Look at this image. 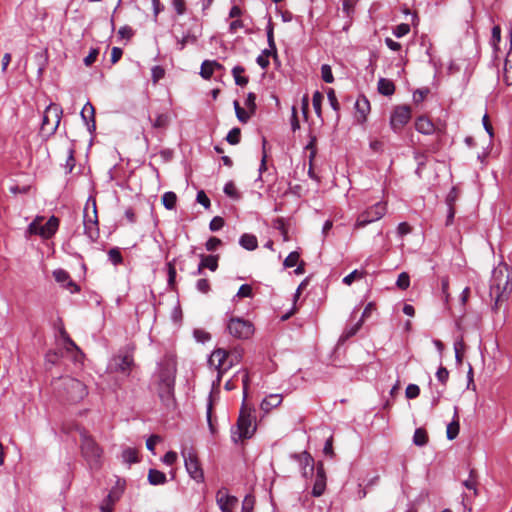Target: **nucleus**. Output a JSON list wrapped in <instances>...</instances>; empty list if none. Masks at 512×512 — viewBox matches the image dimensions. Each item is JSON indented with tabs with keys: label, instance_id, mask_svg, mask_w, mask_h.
<instances>
[{
	"label": "nucleus",
	"instance_id": "33",
	"mask_svg": "<svg viewBox=\"0 0 512 512\" xmlns=\"http://www.w3.org/2000/svg\"><path fill=\"white\" fill-rule=\"evenodd\" d=\"M65 349L67 352H76V355L74 356L76 361H79L83 357L82 351L70 337H67L65 340Z\"/></svg>",
	"mask_w": 512,
	"mask_h": 512
},
{
	"label": "nucleus",
	"instance_id": "5",
	"mask_svg": "<svg viewBox=\"0 0 512 512\" xmlns=\"http://www.w3.org/2000/svg\"><path fill=\"white\" fill-rule=\"evenodd\" d=\"M62 113V108L57 104L51 103L47 106L40 127V135L43 138H48L56 132L61 121Z\"/></svg>",
	"mask_w": 512,
	"mask_h": 512
},
{
	"label": "nucleus",
	"instance_id": "18",
	"mask_svg": "<svg viewBox=\"0 0 512 512\" xmlns=\"http://www.w3.org/2000/svg\"><path fill=\"white\" fill-rule=\"evenodd\" d=\"M53 276L58 283H61L63 287L70 290V292H78L79 286L71 279L68 272L63 269H57L53 272Z\"/></svg>",
	"mask_w": 512,
	"mask_h": 512
},
{
	"label": "nucleus",
	"instance_id": "25",
	"mask_svg": "<svg viewBox=\"0 0 512 512\" xmlns=\"http://www.w3.org/2000/svg\"><path fill=\"white\" fill-rule=\"evenodd\" d=\"M81 116L88 125L90 120L92 123V128L95 129V108L90 102H87L82 108Z\"/></svg>",
	"mask_w": 512,
	"mask_h": 512
},
{
	"label": "nucleus",
	"instance_id": "41",
	"mask_svg": "<svg viewBox=\"0 0 512 512\" xmlns=\"http://www.w3.org/2000/svg\"><path fill=\"white\" fill-rule=\"evenodd\" d=\"M464 486L469 490H473L474 494L477 495V481L475 470L470 471L469 479L464 481Z\"/></svg>",
	"mask_w": 512,
	"mask_h": 512
},
{
	"label": "nucleus",
	"instance_id": "43",
	"mask_svg": "<svg viewBox=\"0 0 512 512\" xmlns=\"http://www.w3.org/2000/svg\"><path fill=\"white\" fill-rule=\"evenodd\" d=\"M108 257H109V260L114 265H118V264H121L123 262V257H122L121 252H120V250L118 248H111L108 251Z\"/></svg>",
	"mask_w": 512,
	"mask_h": 512
},
{
	"label": "nucleus",
	"instance_id": "14",
	"mask_svg": "<svg viewBox=\"0 0 512 512\" xmlns=\"http://www.w3.org/2000/svg\"><path fill=\"white\" fill-rule=\"evenodd\" d=\"M183 456L185 460L186 470L191 476V478H193L198 483L203 482L204 473L196 453L190 451L187 454L184 453Z\"/></svg>",
	"mask_w": 512,
	"mask_h": 512
},
{
	"label": "nucleus",
	"instance_id": "55",
	"mask_svg": "<svg viewBox=\"0 0 512 512\" xmlns=\"http://www.w3.org/2000/svg\"><path fill=\"white\" fill-rule=\"evenodd\" d=\"M436 377L439 382L445 385L449 378V371L445 367L440 366L436 373Z\"/></svg>",
	"mask_w": 512,
	"mask_h": 512
},
{
	"label": "nucleus",
	"instance_id": "11",
	"mask_svg": "<svg viewBox=\"0 0 512 512\" xmlns=\"http://www.w3.org/2000/svg\"><path fill=\"white\" fill-rule=\"evenodd\" d=\"M229 333L238 339H248L254 333L253 324L242 318H231L228 323Z\"/></svg>",
	"mask_w": 512,
	"mask_h": 512
},
{
	"label": "nucleus",
	"instance_id": "64",
	"mask_svg": "<svg viewBox=\"0 0 512 512\" xmlns=\"http://www.w3.org/2000/svg\"><path fill=\"white\" fill-rule=\"evenodd\" d=\"M118 34L121 38L129 40L133 36L134 32L131 27L123 26L119 29Z\"/></svg>",
	"mask_w": 512,
	"mask_h": 512
},
{
	"label": "nucleus",
	"instance_id": "57",
	"mask_svg": "<svg viewBox=\"0 0 512 512\" xmlns=\"http://www.w3.org/2000/svg\"><path fill=\"white\" fill-rule=\"evenodd\" d=\"M165 75V70L161 66H154L152 68V79L154 83H157Z\"/></svg>",
	"mask_w": 512,
	"mask_h": 512
},
{
	"label": "nucleus",
	"instance_id": "42",
	"mask_svg": "<svg viewBox=\"0 0 512 512\" xmlns=\"http://www.w3.org/2000/svg\"><path fill=\"white\" fill-rule=\"evenodd\" d=\"M322 100H323V95L321 92L319 91H316L314 94H313V97H312V104H313V108L316 112V114L318 116H321V104H322Z\"/></svg>",
	"mask_w": 512,
	"mask_h": 512
},
{
	"label": "nucleus",
	"instance_id": "63",
	"mask_svg": "<svg viewBox=\"0 0 512 512\" xmlns=\"http://www.w3.org/2000/svg\"><path fill=\"white\" fill-rule=\"evenodd\" d=\"M173 7L178 15H182L186 11V1L185 0H173Z\"/></svg>",
	"mask_w": 512,
	"mask_h": 512
},
{
	"label": "nucleus",
	"instance_id": "17",
	"mask_svg": "<svg viewBox=\"0 0 512 512\" xmlns=\"http://www.w3.org/2000/svg\"><path fill=\"white\" fill-rule=\"evenodd\" d=\"M355 117L358 123L362 124L367 120L370 112V102L365 96H360L355 103Z\"/></svg>",
	"mask_w": 512,
	"mask_h": 512
},
{
	"label": "nucleus",
	"instance_id": "51",
	"mask_svg": "<svg viewBox=\"0 0 512 512\" xmlns=\"http://www.w3.org/2000/svg\"><path fill=\"white\" fill-rule=\"evenodd\" d=\"M224 219L220 216H215L209 224V228L211 231H218L223 228L224 226Z\"/></svg>",
	"mask_w": 512,
	"mask_h": 512
},
{
	"label": "nucleus",
	"instance_id": "26",
	"mask_svg": "<svg viewBox=\"0 0 512 512\" xmlns=\"http://www.w3.org/2000/svg\"><path fill=\"white\" fill-rule=\"evenodd\" d=\"M148 481L151 485H163L167 479L165 473L157 469H150L148 471Z\"/></svg>",
	"mask_w": 512,
	"mask_h": 512
},
{
	"label": "nucleus",
	"instance_id": "37",
	"mask_svg": "<svg viewBox=\"0 0 512 512\" xmlns=\"http://www.w3.org/2000/svg\"><path fill=\"white\" fill-rule=\"evenodd\" d=\"M362 320H359L355 325H353L351 328L349 329H346L343 334L341 335V338L340 340L341 341H345L351 337H353L357 332L358 330L361 328L362 326Z\"/></svg>",
	"mask_w": 512,
	"mask_h": 512
},
{
	"label": "nucleus",
	"instance_id": "1",
	"mask_svg": "<svg viewBox=\"0 0 512 512\" xmlns=\"http://www.w3.org/2000/svg\"><path fill=\"white\" fill-rule=\"evenodd\" d=\"M176 363L173 359H167L160 365L157 394L162 404L169 410L176 405L174 396Z\"/></svg>",
	"mask_w": 512,
	"mask_h": 512
},
{
	"label": "nucleus",
	"instance_id": "46",
	"mask_svg": "<svg viewBox=\"0 0 512 512\" xmlns=\"http://www.w3.org/2000/svg\"><path fill=\"white\" fill-rule=\"evenodd\" d=\"M169 124V116L167 114H159L153 122L154 128H166Z\"/></svg>",
	"mask_w": 512,
	"mask_h": 512
},
{
	"label": "nucleus",
	"instance_id": "19",
	"mask_svg": "<svg viewBox=\"0 0 512 512\" xmlns=\"http://www.w3.org/2000/svg\"><path fill=\"white\" fill-rule=\"evenodd\" d=\"M201 261L199 263L197 274L200 275L203 269L207 268L211 271H216L218 268L219 255H200Z\"/></svg>",
	"mask_w": 512,
	"mask_h": 512
},
{
	"label": "nucleus",
	"instance_id": "54",
	"mask_svg": "<svg viewBox=\"0 0 512 512\" xmlns=\"http://www.w3.org/2000/svg\"><path fill=\"white\" fill-rule=\"evenodd\" d=\"M221 244H222L221 239H219L217 237H210L207 240L205 247L208 251H215Z\"/></svg>",
	"mask_w": 512,
	"mask_h": 512
},
{
	"label": "nucleus",
	"instance_id": "15",
	"mask_svg": "<svg viewBox=\"0 0 512 512\" xmlns=\"http://www.w3.org/2000/svg\"><path fill=\"white\" fill-rule=\"evenodd\" d=\"M326 489V473L323 462L319 461L316 465V477L312 489L314 497H320Z\"/></svg>",
	"mask_w": 512,
	"mask_h": 512
},
{
	"label": "nucleus",
	"instance_id": "30",
	"mask_svg": "<svg viewBox=\"0 0 512 512\" xmlns=\"http://www.w3.org/2000/svg\"><path fill=\"white\" fill-rule=\"evenodd\" d=\"M428 433L424 428H417L413 435V443L416 446H424L428 443Z\"/></svg>",
	"mask_w": 512,
	"mask_h": 512
},
{
	"label": "nucleus",
	"instance_id": "28",
	"mask_svg": "<svg viewBox=\"0 0 512 512\" xmlns=\"http://www.w3.org/2000/svg\"><path fill=\"white\" fill-rule=\"evenodd\" d=\"M460 431L459 417L457 413L454 415V419L447 425L446 436L449 440L455 439Z\"/></svg>",
	"mask_w": 512,
	"mask_h": 512
},
{
	"label": "nucleus",
	"instance_id": "52",
	"mask_svg": "<svg viewBox=\"0 0 512 512\" xmlns=\"http://www.w3.org/2000/svg\"><path fill=\"white\" fill-rule=\"evenodd\" d=\"M327 97H328V100H329V103H330L331 107L335 111H338L340 109V105H339V102L337 100V97H336L334 89L330 88L327 91Z\"/></svg>",
	"mask_w": 512,
	"mask_h": 512
},
{
	"label": "nucleus",
	"instance_id": "44",
	"mask_svg": "<svg viewBox=\"0 0 512 512\" xmlns=\"http://www.w3.org/2000/svg\"><path fill=\"white\" fill-rule=\"evenodd\" d=\"M224 193L233 199H239L240 194L238 193V190L233 182H228L224 186Z\"/></svg>",
	"mask_w": 512,
	"mask_h": 512
},
{
	"label": "nucleus",
	"instance_id": "59",
	"mask_svg": "<svg viewBox=\"0 0 512 512\" xmlns=\"http://www.w3.org/2000/svg\"><path fill=\"white\" fill-rule=\"evenodd\" d=\"M160 441L161 437L159 435H151L146 441L147 449L151 452H154L156 444Z\"/></svg>",
	"mask_w": 512,
	"mask_h": 512
},
{
	"label": "nucleus",
	"instance_id": "40",
	"mask_svg": "<svg viewBox=\"0 0 512 512\" xmlns=\"http://www.w3.org/2000/svg\"><path fill=\"white\" fill-rule=\"evenodd\" d=\"M321 77L326 83H332L334 81V76L330 65L323 64L321 66Z\"/></svg>",
	"mask_w": 512,
	"mask_h": 512
},
{
	"label": "nucleus",
	"instance_id": "29",
	"mask_svg": "<svg viewBox=\"0 0 512 512\" xmlns=\"http://www.w3.org/2000/svg\"><path fill=\"white\" fill-rule=\"evenodd\" d=\"M245 73V68L243 66H235L232 69V75L234 77L235 83L239 86H245L249 82V78L247 76H243Z\"/></svg>",
	"mask_w": 512,
	"mask_h": 512
},
{
	"label": "nucleus",
	"instance_id": "7",
	"mask_svg": "<svg viewBox=\"0 0 512 512\" xmlns=\"http://www.w3.org/2000/svg\"><path fill=\"white\" fill-rule=\"evenodd\" d=\"M60 387L66 399L72 403L81 401L88 394L87 386L83 382L72 377L62 378Z\"/></svg>",
	"mask_w": 512,
	"mask_h": 512
},
{
	"label": "nucleus",
	"instance_id": "45",
	"mask_svg": "<svg viewBox=\"0 0 512 512\" xmlns=\"http://www.w3.org/2000/svg\"><path fill=\"white\" fill-rule=\"evenodd\" d=\"M271 55H273V52H271L270 50H264V51H263V54H261V55H259V56L257 57V59H256L257 64H258L261 68H263V69L267 68V67H268V65H269V60H268V58H269V56H271Z\"/></svg>",
	"mask_w": 512,
	"mask_h": 512
},
{
	"label": "nucleus",
	"instance_id": "50",
	"mask_svg": "<svg viewBox=\"0 0 512 512\" xmlns=\"http://www.w3.org/2000/svg\"><path fill=\"white\" fill-rule=\"evenodd\" d=\"M245 105L251 114H254L256 111V95L252 92L248 93Z\"/></svg>",
	"mask_w": 512,
	"mask_h": 512
},
{
	"label": "nucleus",
	"instance_id": "2",
	"mask_svg": "<svg viewBox=\"0 0 512 512\" xmlns=\"http://www.w3.org/2000/svg\"><path fill=\"white\" fill-rule=\"evenodd\" d=\"M512 291V282L509 268L506 264H499L492 272L490 281V297L495 301V308L508 300Z\"/></svg>",
	"mask_w": 512,
	"mask_h": 512
},
{
	"label": "nucleus",
	"instance_id": "35",
	"mask_svg": "<svg viewBox=\"0 0 512 512\" xmlns=\"http://www.w3.org/2000/svg\"><path fill=\"white\" fill-rule=\"evenodd\" d=\"M241 138V130L238 127H235L229 131L226 136V140L231 145H236L240 142Z\"/></svg>",
	"mask_w": 512,
	"mask_h": 512
},
{
	"label": "nucleus",
	"instance_id": "9",
	"mask_svg": "<svg viewBox=\"0 0 512 512\" xmlns=\"http://www.w3.org/2000/svg\"><path fill=\"white\" fill-rule=\"evenodd\" d=\"M44 217H36L29 225L28 231L30 234H37L45 239L51 238L59 227V219L56 216H51L48 221L43 224Z\"/></svg>",
	"mask_w": 512,
	"mask_h": 512
},
{
	"label": "nucleus",
	"instance_id": "53",
	"mask_svg": "<svg viewBox=\"0 0 512 512\" xmlns=\"http://www.w3.org/2000/svg\"><path fill=\"white\" fill-rule=\"evenodd\" d=\"M410 31L409 24L401 23L394 29V35L398 38L405 36Z\"/></svg>",
	"mask_w": 512,
	"mask_h": 512
},
{
	"label": "nucleus",
	"instance_id": "62",
	"mask_svg": "<svg viewBox=\"0 0 512 512\" xmlns=\"http://www.w3.org/2000/svg\"><path fill=\"white\" fill-rule=\"evenodd\" d=\"M98 54V49H92L90 53L84 58V64L86 66H91L96 61Z\"/></svg>",
	"mask_w": 512,
	"mask_h": 512
},
{
	"label": "nucleus",
	"instance_id": "61",
	"mask_svg": "<svg viewBox=\"0 0 512 512\" xmlns=\"http://www.w3.org/2000/svg\"><path fill=\"white\" fill-rule=\"evenodd\" d=\"M323 452L327 456H330V457H334L335 456V453H334V450H333V437L332 436H330L326 440Z\"/></svg>",
	"mask_w": 512,
	"mask_h": 512
},
{
	"label": "nucleus",
	"instance_id": "22",
	"mask_svg": "<svg viewBox=\"0 0 512 512\" xmlns=\"http://www.w3.org/2000/svg\"><path fill=\"white\" fill-rule=\"evenodd\" d=\"M281 402L282 396L280 394H271L262 401L261 409L269 412L272 408L279 406Z\"/></svg>",
	"mask_w": 512,
	"mask_h": 512
},
{
	"label": "nucleus",
	"instance_id": "47",
	"mask_svg": "<svg viewBox=\"0 0 512 512\" xmlns=\"http://www.w3.org/2000/svg\"><path fill=\"white\" fill-rule=\"evenodd\" d=\"M405 395L408 399H415L420 395V388L416 384H409L406 387Z\"/></svg>",
	"mask_w": 512,
	"mask_h": 512
},
{
	"label": "nucleus",
	"instance_id": "34",
	"mask_svg": "<svg viewBox=\"0 0 512 512\" xmlns=\"http://www.w3.org/2000/svg\"><path fill=\"white\" fill-rule=\"evenodd\" d=\"M465 343L464 340L461 338L460 340H457L454 343V350H455V358L457 363L461 364L463 361V353L465 350Z\"/></svg>",
	"mask_w": 512,
	"mask_h": 512
},
{
	"label": "nucleus",
	"instance_id": "13",
	"mask_svg": "<svg viewBox=\"0 0 512 512\" xmlns=\"http://www.w3.org/2000/svg\"><path fill=\"white\" fill-rule=\"evenodd\" d=\"M411 109L407 105L395 107L390 117V126L393 131H400L410 120Z\"/></svg>",
	"mask_w": 512,
	"mask_h": 512
},
{
	"label": "nucleus",
	"instance_id": "24",
	"mask_svg": "<svg viewBox=\"0 0 512 512\" xmlns=\"http://www.w3.org/2000/svg\"><path fill=\"white\" fill-rule=\"evenodd\" d=\"M215 68H222V65L216 61L205 60L201 65L200 75L204 79H210Z\"/></svg>",
	"mask_w": 512,
	"mask_h": 512
},
{
	"label": "nucleus",
	"instance_id": "48",
	"mask_svg": "<svg viewBox=\"0 0 512 512\" xmlns=\"http://www.w3.org/2000/svg\"><path fill=\"white\" fill-rule=\"evenodd\" d=\"M364 275H365L364 272L354 270L350 274H348L347 276L344 277L343 282L346 285H351L354 282V280L361 279L364 277Z\"/></svg>",
	"mask_w": 512,
	"mask_h": 512
},
{
	"label": "nucleus",
	"instance_id": "20",
	"mask_svg": "<svg viewBox=\"0 0 512 512\" xmlns=\"http://www.w3.org/2000/svg\"><path fill=\"white\" fill-rule=\"evenodd\" d=\"M415 129L425 135H431L435 132V125L426 116H420L415 121Z\"/></svg>",
	"mask_w": 512,
	"mask_h": 512
},
{
	"label": "nucleus",
	"instance_id": "4",
	"mask_svg": "<svg viewBox=\"0 0 512 512\" xmlns=\"http://www.w3.org/2000/svg\"><path fill=\"white\" fill-rule=\"evenodd\" d=\"M242 358L243 350L241 348H234L230 351L223 348L215 349L209 358V364L214 366L218 372L217 381L220 382L223 374L239 364Z\"/></svg>",
	"mask_w": 512,
	"mask_h": 512
},
{
	"label": "nucleus",
	"instance_id": "56",
	"mask_svg": "<svg viewBox=\"0 0 512 512\" xmlns=\"http://www.w3.org/2000/svg\"><path fill=\"white\" fill-rule=\"evenodd\" d=\"M196 200L199 204L203 205L206 209H208L211 205L210 199L208 198V196L206 195V193L203 190H201L197 193Z\"/></svg>",
	"mask_w": 512,
	"mask_h": 512
},
{
	"label": "nucleus",
	"instance_id": "31",
	"mask_svg": "<svg viewBox=\"0 0 512 512\" xmlns=\"http://www.w3.org/2000/svg\"><path fill=\"white\" fill-rule=\"evenodd\" d=\"M122 459L128 464L137 463L139 461L138 451L134 448H126L122 452Z\"/></svg>",
	"mask_w": 512,
	"mask_h": 512
},
{
	"label": "nucleus",
	"instance_id": "3",
	"mask_svg": "<svg viewBox=\"0 0 512 512\" xmlns=\"http://www.w3.org/2000/svg\"><path fill=\"white\" fill-rule=\"evenodd\" d=\"M80 451L91 471H99L103 464V449L85 429L79 430Z\"/></svg>",
	"mask_w": 512,
	"mask_h": 512
},
{
	"label": "nucleus",
	"instance_id": "21",
	"mask_svg": "<svg viewBox=\"0 0 512 512\" xmlns=\"http://www.w3.org/2000/svg\"><path fill=\"white\" fill-rule=\"evenodd\" d=\"M216 501L220 509H222V507L234 508L238 499L235 496L228 495L224 490H219L216 495Z\"/></svg>",
	"mask_w": 512,
	"mask_h": 512
},
{
	"label": "nucleus",
	"instance_id": "10",
	"mask_svg": "<svg viewBox=\"0 0 512 512\" xmlns=\"http://www.w3.org/2000/svg\"><path fill=\"white\" fill-rule=\"evenodd\" d=\"M386 212L387 203L377 202L358 215L354 228H363L370 223L378 221L386 214Z\"/></svg>",
	"mask_w": 512,
	"mask_h": 512
},
{
	"label": "nucleus",
	"instance_id": "16",
	"mask_svg": "<svg viewBox=\"0 0 512 512\" xmlns=\"http://www.w3.org/2000/svg\"><path fill=\"white\" fill-rule=\"evenodd\" d=\"M123 493V487L117 486L110 490L106 498L100 504L101 512H113L114 505L117 501H119L121 495Z\"/></svg>",
	"mask_w": 512,
	"mask_h": 512
},
{
	"label": "nucleus",
	"instance_id": "32",
	"mask_svg": "<svg viewBox=\"0 0 512 512\" xmlns=\"http://www.w3.org/2000/svg\"><path fill=\"white\" fill-rule=\"evenodd\" d=\"M177 195L174 192H165L162 196V203L165 208L172 210L175 208Z\"/></svg>",
	"mask_w": 512,
	"mask_h": 512
},
{
	"label": "nucleus",
	"instance_id": "36",
	"mask_svg": "<svg viewBox=\"0 0 512 512\" xmlns=\"http://www.w3.org/2000/svg\"><path fill=\"white\" fill-rule=\"evenodd\" d=\"M267 41H268V45H269L268 50L273 52V55L276 56L277 50H276V44L274 41L273 25L271 22L269 23L268 28H267Z\"/></svg>",
	"mask_w": 512,
	"mask_h": 512
},
{
	"label": "nucleus",
	"instance_id": "8",
	"mask_svg": "<svg viewBox=\"0 0 512 512\" xmlns=\"http://www.w3.org/2000/svg\"><path fill=\"white\" fill-rule=\"evenodd\" d=\"M83 225L85 234L95 241L99 238V223L95 200L86 203L83 211Z\"/></svg>",
	"mask_w": 512,
	"mask_h": 512
},
{
	"label": "nucleus",
	"instance_id": "27",
	"mask_svg": "<svg viewBox=\"0 0 512 512\" xmlns=\"http://www.w3.org/2000/svg\"><path fill=\"white\" fill-rule=\"evenodd\" d=\"M239 243L243 248L250 250V251L255 250L258 246V241H257L256 236H254L252 234H247V233L243 234L240 237Z\"/></svg>",
	"mask_w": 512,
	"mask_h": 512
},
{
	"label": "nucleus",
	"instance_id": "49",
	"mask_svg": "<svg viewBox=\"0 0 512 512\" xmlns=\"http://www.w3.org/2000/svg\"><path fill=\"white\" fill-rule=\"evenodd\" d=\"M176 269L173 263H168V285L171 289L175 287Z\"/></svg>",
	"mask_w": 512,
	"mask_h": 512
},
{
	"label": "nucleus",
	"instance_id": "12",
	"mask_svg": "<svg viewBox=\"0 0 512 512\" xmlns=\"http://www.w3.org/2000/svg\"><path fill=\"white\" fill-rule=\"evenodd\" d=\"M133 365L134 359L132 354H118L111 359L108 369L110 372H120L129 375Z\"/></svg>",
	"mask_w": 512,
	"mask_h": 512
},
{
	"label": "nucleus",
	"instance_id": "6",
	"mask_svg": "<svg viewBox=\"0 0 512 512\" xmlns=\"http://www.w3.org/2000/svg\"><path fill=\"white\" fill-rule=\"evenodd\" d=\"M255 429L251 409L243 403L237 420V430L233 432L232 439L235 443L239 440L249 439L253 436Z\"/></svg>",
	"mask_w": 512,
	"mask_h": 512
},
{
	"label": "nucleus",
	"instance_id": "23",
	"mask_svg": "<svg viewBox=\"0 0 512 512\" xmlns=\"http://www.w3.org/2000/svg\"><path fill=\"white\" fill-rule=\"evenodd\" d=\"M377 89L380 94L384 96H391L395 92V85L387 78H380Z\"/></svg>",
	"mask_w": 512,
	"mask_h": 512
},
{
	"label": "nucleus",
	"instance_id": "39",
	"mask_svg": "<svg viewBox=\"0 0 512 512\" xmlns=\"http://www.w3.org/2000/svg\"><path fill=\"white\" fill-rule=\"evenodd\" d=\"M300 259V254L297 251L291 252L284 260V266L286 268H292L297 265Z\"/></svg>",
	"mask_w": 512,
	"mask_h": 512
},
{
	"label": "nucleus",
	"instance_id": "60",
	"mask_svg": "<svg viewBox=\"0 0 512 512\" xmlns=\"http://www.w3.org/2000/svg\"><path fill=\"white\" fill-rule=\"evenodd\" d=\"M428 93H429L428 89H418V90H416L413 93V100H414V102L415 103L422 102L426 98Z\"/></svg>",
	"mask_w": 512,
	"mask_h": 512
},
{
	"label": "nucleus",
	"instance_id": "58",
	"mask_svg": "<svg viewBox=\"0 0 512 512\" xmlns=\"http://www.w3.org/2000/svg\"><path fill=\"white\" fill-rule=\"evenodd\" d=\"M237 296L240 298L251 297L252 296V287L248 284L241 285L237 292Z\"/></svg>",
	"mask_w": 512,
	"mask_h": 512
},
{
	"label": "nucleus",
	"instance_id": "38",
	"mask_svg": "<svg viewBox=\"0 0 512 512\" xmlns=\"http://www.w3.org/2000/svg\"><path fill=\"white\" fill-rule=\"evenodd\" d=\"M396 285L399 289L406 290L410 286L409 274L406 272L400 273L396 281Z\"/></svg>",
	"mask_w": 512,
	"mask_h": 512
}]
</instances>
